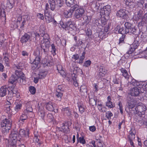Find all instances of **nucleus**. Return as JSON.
<instances>
[{"mask_svg":"<svg viewBox=\"0 0 147 147\" xmlns=\"http://www.w3.org/2000/svg\"><path fill=\"white\" fill-rule=\"evenodd\" d=\"M22 107V104L21 103H19L16 105L15 107V110L16 112H18L19 109H20Z\"/></svg>","mask_w":147,"mask_h":147,"instance_id":"nucleus-53","label":"nucleus"},{"mask_svg":"<svg viewBox=\"0 0 147 147\" xmlns=\"http://www.w3.org/2000/svg\"><path fill=\"white\" fill-rule=\"evenodd\" d=\"M139 42L137 40L135 41L132 44L130 45V48L129 50L127 52L128 54H131L133 53L139 45Z\"/></svg>","mask_w":147,"mask_h":147,"instance_id":"nucleus-11","label":"nucleus"},{"mask_svg":"<svg viewBox=\"0 0 147 147\" xmlns=\"http://www.w3.org/2000/svg\"><path fill=\"white\" fill-rule=\"evenodd\" d=\"M1 128L2 130V133L4 135L6 136V135H9V134L8 133L10 129H7V128Z\"/></svg>","mask_w":147,"mask_h":147,"instance_id":"nucleus-35","label":"nucleus"},{"mask_svg":"<svg viewBox=\"0 0 147 147\" xmlns=\"http://www.w3.org/2000/svg\"><path fill=\"white\" fill-rule=\"evenodd\" d=\"M57 69L59 71H60L62 72V73L59 72V73H60L61 74H64V71L63 70V69H62L61 67V66L60 65H58L57 66Z\"/></svg>","mask_w":147,"mask_h":147,"instance_id":"nucleus-57","label":"nucleus"},{"mask_svg":"<svg viewBox=\"0 0 147 147\" xmlns=\"http://www.w3.org/2000/svg\"><path fill=\"white\" fill-rule=\"evenodd\" d=\"M124 9H120V17L122 18L123 19H125L127 18V15L125 12Z\"/></svg>","mask_w":147,"mask_h":147,"instance_id":"nucleus-29","label":"nucleus"},{"mask_svg":"<svg viewBox=\"0 0 147 147\" xmlns=\"http://www.w3.org/2000/svg\"><path fill=\"white\" fill-rule=\"evenodd\" d=\"M29 91L32 94H34L36 90L34 87L31 86L30 88Z\"/></svg>","mask_w":147,"mask_h":147,"instance_id":"nucleus-55","label":"nucleus"},{"mask_svg":"<svg viewBox=\"0 0 147 147\" xmlns=\"http://www.w3.org/2000/svg\"><path fill=\"white\" fill-rule=\"evenodd\" d=\"M107 98V101L106 102V106L110 108L114 107L115 105L114 104H113L112 102L111 101V98L110 96H108Z\"/></svg>","mask_w":147,"mask_h":147,"instance_id":"nucleus-23","label":"nucleus"},{"mask_svg":"<svg viewBox=\"0 0 147 147\" xmlns=\"http://www.w3.org/2000/svg\"><path fill=\"white\" fill-rule=\"evenodd\" d=\"M47 120L49 122L51 121H53V116L51 113H49L47 115Z\"/></svg>","mask_w":147,"mask_h":147,"instance_id":"nucleus-42","label":"nucleus"},{"mask_svg":"<svg viewBox=\"0 0 147 147\" xmlns=\"http://www.w3.org/2000/svg\"><path fill=\"white\" fill-rule=\"evenodd\" d=\"M45 35H43V40L41 44V47L44 52H45L47 49L50 47V41L48 39L45 38Z\"/></svg>","mask_w":147,"mask_h":147,"instance_id":"nucleus-7","label":"nucleus"},{"mask_svg":"<svg viewBox=\"0 0 147 147\" xmlns=\"http://www.w3.org/2000/svg\"><path fill=\"white\" fill-rule=\"evenodd\" d=\"M38 115L40 117V118H42L44 119V117L45 116V113L43 111H40L38 113Z\"/></svg>","mask_w":147,"mask_h":147,"instance_id":"nucleus-50","label":"nucleus"},{"mask_svg":"<svg viewBox=\"0 0 147 147\" xmlns=\"http://www.w3.org/2000/svg\"><path fill=\"white\" fill-rule=\"evenodd\" d=\"M107 71V70L105 69L104 67L100 66L98 71L99 74L102 77H104Z\"/></svg>","mask_w":147,"mask_h":147,"instance_id":"nucleus-18","label":"nucleus"},{"mask_svg":"<svg viewBox=\"0 0 147 147\" xmlns=\"http://www.w3.org/2000/svg\"><path fill=\"white\" fill-rule=\"evenodd\" d=\"M11 91H12V92L14 95V96H16L18 95L17 94H18V92L16 89L14 88L11 90Z\"/></svg>","mask_w":147,"mask_h":147,"instance_id":"nucleus-58","label":"nucleus"},{"mask_svg":"<svg viewBox=\"0 0 147 147\" xmlns=\"http://www.w3.org/2000/svg\"><path fill=\"white\" fill-rule=\"evenodd\" d=\"M122 75L126 79H128L129 77V75L128 74L127 71L123 68H122L121 69Z\"/></svg>","mask_w":147,"mask_h":147,"instance_id":"nucleus-26","label":"nucleus"},{"mask_svg":"<svg viewBox=\"0 0 147 147\" xmlns=\"http://www.w3.org/2000/svg\"><path fill=\"white\" fill-rule=\"evenodd\" d=\"M51 48H52V50L51 52L54 55L56 54V49L55 48V47L54 44H52L51 45Z\"/></svg>","mask_w":147,"mask_h":147,"instance_id":"nucleus-51","label":"nucleus"},{"mask_svg":"<svg viewBox=\"0 0 147 147\" xmlns=\"http://www.w3.org/2000/svg\"><path fill=\"white\" fill-rule=\"evenodd\" d=\"M45 18L46 19V22L47 23H49L51 22H52L53 21V19L52 16L47 17V18Z\"/></svg>","mask_w":147,"mask_h":147,"instance_id":"nucleus-46","label":"nucleus"},{"mask_svg":"<svg viewBox=\"0 0 147 147\" xmlns=\"http://www.w3.org/2000/svg\"><path fill=\"white\" fill-rule=\"evenodd\" d=\"M134 131H135L134 129H131L129 131V140H134L135 138L134 133Z\"/></svg>","mask_w":147,"mask_h":147,"instance_id":"nucleus-25","label":"nucleus"},{"mask_svg":"<svg viewBox=\"0 0 147 147\" xmlns=\"http://www.w3.org/2000/svg\"><path fill=\"white\" fill-rule=\"evenodd\" d=\"M63 111H64V113L68 115H69L70 114L71 111L67 107L63 109Z\"/></svg>","mask_w":147,"mask_h":147,"instance_id":"nucleus-43","label":"nucleus"},{"mask_svg":"<svg viewBox=\"0 0 147 147\" xmlns=\"http://www.w3.org/2000/svg\"><path fill=\"white\" fill-rule=\"evenodd\" d=\"M6 7L9 9H11L13 7V5L11 4L9 1H7L6 4Z\"/></svg>","mask_w":147,"mask_h":147,"instance_id":"nucleus-48","label":"nucleus"},{"mask_svg":"<svg viewBox=\"0 0 147 147\" xmlns=\"http://www.w3.org/2000/svg\"><path fill=\"white\" fill-rule=\"evenodd\" d=\"M47 74V71L40 72L38 74V78L40 79H42L44 78Z\"/></svg>","mask_w":147,"mask_h":147,"instance_id":"nucleus-31","label":"nucleus"},{"mask_svg":"<svg viewBox=\"0 0 147 147\" xmlns=\"http://www.w3.org/2000/svg\"><path fill=\"white\" fill-rule=\"evenodd\" d=\"M91 63V61L90 60L86 61L84 63V66L85 67H88L90 65Z\"/></svg>","mask_w":147,"mask_h":147,"instance_id":"nucleus-52","label":"nucleus"},{"mask_svg":"<svg viewBox=\"0 0 147 147\" xmlns=\"http://www.w3.org/2000/svg\"><path fill=\"white\" fill-rule=\"evenodd\" d=\"M146 92L142 86L140 88L139 86L133 87L131 90L130 93L132 96H136L141 94L143 98L146 96L147 98V94H146Z\"/></svg>","mask_w":147,"mask_h":147,"instance_id":"nucleus-1","label":"nucleus"},{"mask_svg":"<svg viewBox=\"0 0 147 147\" xmlns=\"http://www.w3.org/2000/svg\"><path fill=\"white\" fill-rule=\"evenodd\" d=\"M37 16L38 18L42 20H43L44 18L43 15L40 13H38L37 15Z\"/></svg>","mask_w":147,"mask_h":147,"instance_id":"nucleus-64","label":"nucleus"},{"mask_svg":"<svg viewBox=\"0 0 147 147\" xmlns=\"http://www.w3.org/2000/svg\"><path fill=\"white\" fill-rule=\"evenodd\" d=\"M144 3V1L143 0H139L136 3V6L137 7H141L143 6Z\"/></svg>","mask_w":147,"mask_h":147,"instance_id":"nucleus-41","label":"nucleus"},{"mask_svg":"<svg viewBox=\"0 0 147 147\" xmlns=\"http://www.w3.org/2000/svg\"><path fill=\"white\" fill-rule=\"evenodd\" d=\"M136 110V113L137 115L142 116L144 115L146 110V107L144 105H138L135 109Z\"/></svg>","mask_w":147,"mask_h":147,"instance_id":"nucleus-5","label":"nucleus"},{"mask_svg":"<svg viewBox=\"0 0 147 147\" xmlns=\"http://www.w3.org/2000/svg\"><path fill=\"white\" fill-rule=\"evenodd\" d=\"M72 15V13L69 10L68 11L65 10L64 12V15L65 17L66 18L70 17Z\"/></svg>","mask_w":147,"mask_h":147,"instance_id":"nucleus-32","label":"nucleus"},{"mask_svg":"<svg viewBox=\"0 0 147 147\" xmlns=\"http://www.w3.org/2000/svg\"><path fill=\"white\" fill-rule=\"evenodd\" d=\"M126 5L128 6L134 5V6H136V5H134L135 3L133 1V0H126Z\"/></svg>","mask_w":147,"mask_h":147,"instance_id":"nucleus-37","label":"nucleus"},{"mask_svg":"<svg viewBox=\"0 0 147 147\" xmlns=\"http://www.w3.org/2000/svg\"><path fill=\"white\" fill-rule=\"evenodd\" d=\"M130 84L135 87L139 86L140 88L142 87V85L141 84H140L141 82H138L135 80L133 79L131 80V81L130 82Z\"/></svg>","mask_w":147,"mask_h":147,"instance_id":"nucleus-20","label":"nucleus"},{"mask_svg":"<svg viewBox=\"0 0 147 147\" xmlns=\"http://www.w3.org/2000/svg\"><path fill=\"white\" fill-rule=\"evenodd\" d=\"M124 25V28L123 27H120V34L122 35V37L120 38V43H124V34L129 32V29L131 30L132 27L131 24L128 22H126Z\"/></svg>","mask_w":147,"mask_h":147,"instance_id":"nucleus-2","label":"nucleus"},{"mask_svg":"<svg viewBox=\"0 0 147 147\" xmlns=\"http://www.w3.org/2000/svg\"><path fill=\"white\" fill-rule=\"evenodd\" d=\"M40 133L38 131H35L34 132V137L33 138V141L35 143L39 146L42 144V142L41 141L40 136Z\"/></svg>","mask_w":147,"mask_h":147,"instance_id":"nucleus-10","label":"nucleus"},{"mask_svg":"<svg viewBox=\"0 0 147 147\" xmlns=\"http://www.w3.org/2000/svg\"><path fill=\"white\" fill-rule=\"evenodd\" d=\"M74 0H66V3L67 6H71L74 3Z\"/></svg>","mask_w":147,"mask_h":147,"instance_id":"nucleus-36","label":"nucleus"},{"mask_svg":"<svg viewBox=\"0 0 147 147\" xmlns=\"http://www.w3.org/2000/svg\"><path fill=\"white\" fill-rule=\"evenodd\" d=\"M8 90L7 87L6 86H1L0 88V96L3 97L5 96Z\"/></svg>","mask_w":147,"mask_h":147,"instance_id":"nucleus-14","label":"nucleus"},{"mask_svg":"<svg viewBox=\"0 0 147 147\" xmlns=\"http://www.w3.org/2000/svg\"><path fill=\"white\" fill-rule=\"evenodd\" d=\"M68 127L67 125H65L64 123L62 124L61 127L59 128V130L61 131L67 133L68 132Z\"/></svg>","mask_w":147,"mask_h":147,"instance_id":"nucleus-22","label":"nucleus"},{"mask_svg":"<svg viewBox=\"0 0 147 147\" xmlns=\"http://www.w3.org/2000/svg\"><path fill=\"white\" fill-rule=\"evenodd\" d=\"M63 93L59 91V90H56L55 92V94L57 98H59L60 99L61 98L62 96H63Z\"/></svg>","mask_w":147,"mask_h":147,"instance_id":"nucleus-38","label":"nucleus"},{"mask_svg":"<svg viewBox=\"0 0 147 147\" xmlns=\"http://www.w3.org/2000/svg\"><path fill=\"white\" fill-rule=\"evenodd\" d=\"M39 36L40 35L39 33L34 32L31 33V36L28 34L26 33L21 38L20 41L22 43L26 42L29 40H30V41L32 40L33 41L35 42L37 38H38Z\"/></svg>","mask_w":147,"mask_h":147,"instance_id":"nucleus-3","label":"nucleus"},{"mask_svg":"<svg viewBox=\"0 0 147 147\" xmlns=\"http://www.w3.org/2000/svg\"><path fill=\"white\" fill-rule=\"evenodd\" d=\"M48 2L50 5V9L51 10L54 11L56 5L55 0H49Z\"/></svg>","mask_w":147,"mask_h":147,"instance_id":"nucleus-17","label":"nucleus"},{"mask_svg":"<svg viewBox=\"0 0 147 147\" xmlns=\"http://www.w3.org/2000/svg\"><path fill=\"white\" fill-rule=\"evenodd\" d=\"M79 111L81 113H82L84 111V108L82 105L79 106Z\"/></svg>","mask_w":147,"mask_h":147,"instance_id":"nucleus-60","label":"nucleus"},{"mask_svg":"<svg viewBox=\"0 0 147 147\" xmlns=\"http://www.w3.org/2000/svg\"><path fill=\"white\" fill-rule=\"evenodd\" d=\"M18 79V77H15L14 76H11L9 80V82L10 83L13 84L16 82Z\"/></svg>","mask_w":147,"mask_h":147,"instance_id":"nucleus-28","label":"nucleus"},{"mask_svg":"<svg viewBox=\"0 0 147 147\" xmlns=\"http://www.w3.org/2000/svg\"><path fill=\"white\" fill-rule=\"evenodd\" d=\"M34 55L36 56L35 59L33 62L32 65L33 67L36 68L37 67L40 60V57L39 56L40 55V51L39 50H36L34 52Z\"/></svg>","mask_w":147,"mask_h":147,"instance_id":"nucleus-8","label":"nucleus"},{"mask_svg":"<svg viewBox=\"0 0 147 147\" xmlns=\"http://www.w3.org/2000/svg\"><path fill=\"white\" fill-rule=\"evenodd\" d=\"M9 100V97L7 98V100ZM7 101L8 103H7V104L8 105L9 104L10 105L8 107H6V110L8 112V113H10L12 111L11 108L12 107V104L13 103V102H12V100L11 99L10 100V101Z\"/></svg>","mask_w":147,"mask_h":147,"instance_id":"nucleus-24","label":"nucleus"},{"mask_svg":"<svg viewBox=\"0 0 147 147\" xmlns=\"http://www.w3.org/2000/svg\"><path fill=\"white\" fill-rule=\"evenodd\" d=\"M143 11H142L140 10L138 11V14L136 16V20H141L142 23L146 22L147 20V14H145L143 16Z\"/></svg>","mask_w":147,"mask_h":147,"instance_id":"nucleus-6","label":"nucleus"},{"mask_svg":"<svg viewBox=\"0 0 147 147\" xmlns=\"http://www.w3.org/2000/svg\"><path fill=\"white\" fill-rule=\"evenodd\" d=\"M55 2H56V4L58 7H61L63 5V3L61 0H56Z\"/></svg>","mask_w":147,"mask_h":147,"instance_id":"nucleus-47","label":"nucleus"},{"mask_svg":"<svg viewBox=\"0 0 147 147\" xmlns=\"http://www.w3.org/2000/svg\"><path fill=\"white\" fill-rule=\"evenodd\" d=\"M14 133H12L10 136V143L8 146H11V147H16V144L18 140L20 141L21 138L18 135L17 132H15Z\"/></svg>","mask_w":147,"mask_h":147,"instance_id":"nucleus-4","label":"nucleus"},{"mask_svg":"<svg viewBox=\"0 0 147 147\" xmlns=\"http://www.w3.org/2000/svg\"><path fill=\"white\" fill-rule=\"evenodd\" d=\"M87 91V89L86 88V86L85 85L82 86L80 88V91L82 93H86Z\"/></svg>","mask_w":147,"mask_h":147,"instance_id":"nucleus-39","label":"nucleus"},{"mask_svg":"<svg viewBox=\"0 0 147 147\" xmlns=\"http://www.w3.org/2000/svg\"><path fill=\"white\" fill-rule=\"evenodd\" d=\"M78 7V5H74V6L71 7L70 9L69 10L72 13L74 11L75 9L77 8Z\"/></svg>","mask_w":147,"mask_h":147,"instance_id":"nucleus-54","label":"nucleus"},{"mask_svg":"<svg viewBox=\"0 0 147 147\" xmlns=\"http://www.w3.org/2000/svg\"><path fill=\"white\" fill-rule=\"evenodd\" d=\"M84 11L83 9L79 8L76 9L74 14V16L77 19L79 18L84 15Z\"/></svg>","mask_w":147,"mask_h":147,"instance_id":"nucleus-13","label":"nucleus"},{"mask_svg":"<svg viewBox=\"0 0 147 147\" xmlns=\"http://www.w3.org/2000/svg\"><path fill=\"white\" fill-rule=\"evenodd\" d=\"M1 16L2 17H3L5 20V12L3 9H1Z\"/></svg>","mask_w":147,"mask_h":147,"instance_id":"nucleus-49","label":"nucleus"},{"mask_svg":"<svg viewBox=\"0 0 147 147\" xmlns=\"http://www.w3.org/2000/svg\"><path fill=\"white\" fill-rule=\"evenodd\" d=\"M113 116V114L110 111H107L106 113V116L109 120H110L111 118V117Z\"/></svg>","mask_w":147,"mask_h":147,"instance_id":"nucleus-40","label":"nucleus"},{"mask_svg":"<svg viewBox=\"0 0 147 147\" xmlns=\"http://www.w3.org/2000/svg\"><path fill=\"white\" fill-rule=\"evenodd\" d=\"M60 25L61 26V27L65 29V30H67V28H67L66 26V23H65V24H64L63 23V22H61L60 23Z\"/></svg>","mask_w":147,"mask_h":147,"instance_id":"nucleus-63","label":"nucleus"},{"mask_svg":"<svg viewBox=\"0 0 147 147\" xmlns=\"http://www.w3.org/2000/svg\"><path fill=\"white\" fill-rule=\"evenodd\" d=\"M131 32L133 34H137L136 31L137 30L136 28L135 27H132L131 30Z\"/></svg>","mask_w":147,"mask_h":147,"instance_id":"nucleus-56","label":"nucleus"},{"mask_svg":"<svg viewBox=\"0 0 147 147\" xmlns=\"http://www.w3.org/2000/svg\"><path fill=\"white\" fill-rule=\"evenodd\" d=\"M139 117L137 119V121L138 122L142 124L143 123V120L142 119V118L141 117L142 116H140L138 115Z\"/></svg>","mask_w":147,"mask_h":147,"instance_id":"nucleus-61","label":"nucleus"},{"mask_svg":"<svg viewBox=\"0 0 147 147\" xmlns=\"http://www.w3.org/2000/svg\"><path fill=\"white\" fill-rule=\"evenodd\" d=\"M49 9V4L48 3H47L45 5V9L44 11L45 18L52 16L50 14V13L48 11Z\"/></svg>","mask_w":147,"mask_h":147,"instance_id":"nucleus-21","label":"nucleus"},{"mask_svg":"<svg viewBox=\"0 0 147 147\" xmlns=\"http://www.w3.org/2000/svg\"><path fill=\"white\" fill-rule=\"evenodd\" d=\"M15 74L16 76L17 77H18V79L19 80H20V82H22V83L24 81V78L25 75L22 71L21 70H16L15 71Z\"/></svg>","mask_w":147,"mask_h":147,"instance_id":"nucleus-12","label":"nucleus"},{"mask_svg":"<svg viewBox=\"0 0 147 147\" xmlns=\"http://www.w3.org/2000/svg\"><path fill=\"white\" fill-rule=\"evenodd\" d=\"M31 103V102L30 101H29L26 103L25 105L26 109L24 111V112L25 113L32 112V109Z\"/></svg>","mask_w":147,"mask_h":147,"instance_id":"nucleus-15","label":"nucleus"},{"mask_svg":"<svg viewBox=\"0 0 147 147\" xmlns=\"http://www.w3.org/2000/svg\"><path fill=\"white\" fill-rule=\"evenodd\" d=\"M46 108L49 111H52L53 109V105L52 103H47L46 105Z\"/></svg>","mask_w":147,"mask_h":147,"instance_id":"nucleus-33","label":"nucleus"},{"mask_svg":"<svg viewBox=\"0 0 147 147\" xmlns=\"http://www.w3.org/2000/svg\"><path fill=\"white\" fill-rule=\"evenodd\" d=\"M16 67L18 70H21L23 69V66L22 65V64L19 63L16 66Z\"/></svg>","mask_w":147,"mask_h":147,"instance_id":"nucleus-62","label":"nucleus"},{"mask_svg":"<svg viewBox=\"0 0 147 147\" xmlns=\"http://www.w3.org/2000/svg\"><path fill=\"white\" fill-rule=\"evenodd\" d=\"M83 19L84 20V22H88V17L87 16L83 15Z\"/></svg>","mask_w":147,"mask_h":147,"instance_id":"nucleus-59","label":"nucleus"},{"mask_svg":"<svg viewBox=\"0 0 147 147\" xmlns=\"http://www.w3.org/2000/svg\"><path fill=\"white\" fill-rule=\"evenodd\" d=\"M128 106L130 110V109H132L135 106V102L133 100L129 101L127 103Z\"/></svg>","mask_w":147,"mask_h":147,"instance_id":"nucleus-30","label":"nucleus"},{"mask_svg":"<svg viewBox=\"0 0 147 147\" xmlns=\"http://www.w3.org/2000/svg\"><path fill=\"white\" fill-rule=\"evenodd\" d=\"M67 30H73L75 28V26L72 24V22L69 20L68 21L65 23Z\"/></svg>","mask_w":147,"mask_h":147,"instance_id":"nucleus-19","label":"nucleus"},{"mask_svg":"<svg viewBox=\"0 0 147 147\" xmlns=\"http://www.w3.org/2000/svg\"><path fill=\"white\" fill-rule=\"evenodd\" d=\"M29 131L28 130H26V131H25V130L21 129L19 131V134H18V136H19L20 138L24 137V136H28L29 135Z\"/></svg>","mask_w":147,"mask_h":147,"instance_id":"nucleus-16","label":"nucleus"},{"mask_svg":"<svg viewBox=\"0 0 147 147\" xmlns=\"http://www.w3.org/2000/svg\"><path fill=\"white\" fill-rule=\"evenodd\" d=\"M90 104L92 106L96 105V101L94 98H92L90 99L89 100Z\"/></svg>","mask_w":147,"mask_h":147,"instance_id":"nucleus-44","label":"nucleus"},{"mask_svg":"<svg viewBox=\"0 0 147 147\" xmlns=\"http://www.w3.org/2000/svg\"><path fill=\"white\" fill-rule=\"evenodd\" d=\"M105 8H104V13L105 16H109L110 14V9L109 6H106Z\"/></svg>","mask_w":147,"mask_h":147,"instance_id":"nucleus-27","label":"nucleus"},{"mask_svg":"<svg viewBox=\"0 0 147 147\" xmlns=\"http://www.w3.org/2000/svg\"><path fill=\"white\" fill-rule=\"evenodd\" d=\"M27 118V115L24 114H23L22 115L21 117H20V121H22V122H24V120H26Z\"/></svg>","mask_w":147,"mask_h":147,"instance_id":"nucleus-45","label":"nucleus"},{"mask_svg":"<svg viewBox=\"0 0 147 147\" xmlns=\"http://www.w3.org/2000/svg\"><path fill=\"white\" fill-rule=\"evenodd\" d=\"M12 121L10 119H5L3 121L1 122V127L10 129L11 126Z\"/></svg>","mask_w":147,"mask_h":147,"instance_id":"nucleus-9","label":"nucleus"},{"mask_svg":"<svg viewBox=\"0 0 147 147\" xmlns=\"http://www.w3.org/2000/svg\"><path fill=\"white\" fill-rule=\"evenodd\" d=\"M78 141L80 143L83 144H84L86 143V141L84 138V136H81L78 139Z\"/></svg>","mask_w":147,"mask_h":147,"instance_id":"nucleus-34","label":"nucleus"}]
</instances>
